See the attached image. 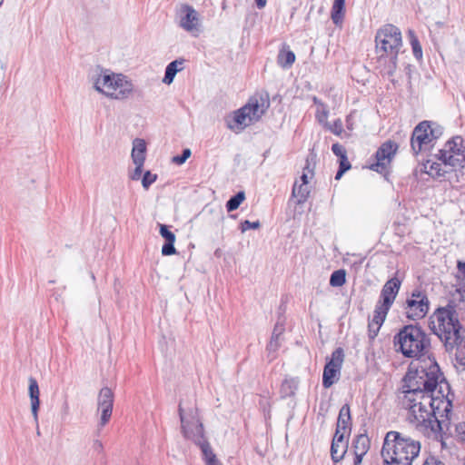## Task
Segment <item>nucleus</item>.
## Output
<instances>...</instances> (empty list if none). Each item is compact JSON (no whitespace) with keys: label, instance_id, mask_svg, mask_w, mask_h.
Wrapping results in <instances>:
<instances>
[{"label":"nucleus","instance_id":"f257e3e1","mask_svg":"<svg viewBox=\"0 0 465 465\" xmlns=\"http://www.w3.org/2000/svg\"><path fill=\"white\" fill-rule=\"evenodd\" d=\"M449 384L444 381L436 362L411 365L403 378L402 406H417L419 401L434 402L438 413H450L451 400L444 395Z\"/></svg>","mask_w":465,"mask_h":465},{"label":"nucleus","instance_id":"f03ea898","mask_svg":"<svg viewBox=\"0 0 465 465\" xmlns=\"http://www.w3.org/2000/svg\"><path fill=\"white\" fill-rule=\"evenodd\" d=\"M420 442L396 430L386 433L381 449L384 465H412L420 452Z\"/></svg>","mask_w":465,"mask_h":465},{"label":"nucleus","instance_id":"7ed1b4c3","mask_svg":"<svg viewBox=\"0 0 465 465\" xmlns=\"http://www.w3.org/2000/svg\"><path fill=\"white\" fill-rule=\"evenodd\" d=\"M401 46L402 35L397 26L387 24L378 29L375 35V52L381 66L389 72L393 71Z\"/></svg>","mask_w":465,"mask_h":465},{"label":"nucleus","instance_id":"20e7f679","mask_svg":"<svg viewBox=\"0 0 465 465\" xmlns=\"http://www.w3.org/2000/svg\"><path fill=\"white\" fill-rule=\"evenodd\" d=\"M410 418L416 426L427 436H437L440 432L448 430L450 425V413H438L434 402L419 401L417 406H405Z\"/></svg>","mask_w":465,"mask_h":465},{"label":"nucleus","instance_id":"39448f33","mask_svg":"<svg viewBox=\"0 0 465 465\" xmlns=\"http://www.w3.org/2000/svg\"><path fill=\"white\" fill-rule=\"evenodd\" d=\"M432 331L444 342L448 350H451L461 340L460 323L454 306L438 308L430 316Z\"/></svg>","mask_w":465,"mask_h":465},{"label":"nucleus","instance_id":"423d86ee","mask_svg":"<svg viewBox=\"0 0 465 465\" xmlns=\"http://www.w3.org/2000/svg\"><path fill=\"white\" fill-rule=\"evenodd\" d=\"M429 345L430 339L418 325H406L394 337L396 351L408 358L422 355Z\"/></svg>","mask_w":465,"mask_h":465},{"label":"nucleus","instance_id":"0eeeda50","mask_svg":"<svg viewBox=\"0 0 465 465\" xmlns=\"http://www.w3.org/2000/svg\"><path fill=\"white\" fill-rule=\"evenodd\" d=\"M269 103L262 97H251L246 104L234 111L226 118L228 128L239 133L258 122L268 109Z\"/></svg>","mask_w":465,"mask_h":465},{"label":"nucleus","instance_id":"6e6552de","mask_svg":"<svg viewBox=\"0 0 465 465\" xmlns=\"http://www.w3.org/2000/svg\"><path fill=\"white\" fill-rule=\"evenodd\" d=\"M442 134V129L440 125L423 121L420 123L413 130L411 138V147L414 154L430 151L434 145V142Z\"/></svg>","mask_w":465,"mask_h":465},{"label":"nucleus","instance_id":"1a4fd4ad","mask_svg":"<svg viewBox=\"0 0 465 465\" xmlns=\"http://www.w3.org/2000/svg\"><path fill=\"white\" fill-rule=\"evenodd\" d=\"M439 159L444 165L454 168L462 167L465 163L463 139L460 136H455L448 141L440 151Z\"/></svg>","mask_w":465,"mask_h":465},{"label":"nucleus","instance_id":"9d476101","mask_svg":"<svg viewBox=\"0 0 465 465\" xmlns=\"http://www.w3.org/2000/svg\"><path fill=\"white\" fill-rule=\"evenodd\" d=\"M179 414L184 437L194 442L195 445L199 447L202 455H203V423L199 420V419L194 420V418H192V420H188L183 414V410L181 404L179 405Z\"/></svg>","mask_w":465,"mask_h":465},{"label":"nucleus","instance_id":"9b49d317","mask_svg":"<svg viewBox=\"0 0 465 465\" xmlns=\"http://www.w3.org/2000/svg\"><path fill=\"white\" fill-rule=\"evenodd\" d=\"M343 358L344 353L341 348H337L332 352L331 360L323 370L322 385L324 388H330L338 381Z\"/></svg>","mask_w":465,"mask_h":465},{"label":"nucleus","instance_id":"f8f14e48","mask_svg":"<svg viewBox=\"0 0 465 465\" xmlns=\"http://www.w3.org/2000/svg\"><path fill=\"white\" fill-rule=\"evenodd\" d=\"M429 311V300L425 294L420 292H412L411 296L406 301L405 312L410 320H420L425 317Z\"/></svg>","mask_w":465,"mask_h":465},{"label":"nucleus","instance_id":"ddd939ff","mask_svg":"<svg viewBox=\"0 0 465 465\" xmlns=\"http://www.w3.org/2000/svg\"><path fill=\"white\" fill-rule=\"evenodd\" d=\"M397 149L398 145L394 142L387 141L382 143L376 153V163L371 165V169L378 173L386 172Z\"/></svg>","mask_w":465,"mask_h":465},{"label":"nucleus","instance_id":"4468645a","mask_svg":"<svg viewBox=\"0 0 465 465\" xmlns=\"http://www.w3.org/2000/svg\"><path fill=\"white\" fill-rule=\"evenodd\" d=\"M179 25L185 31L194 34L198 31L199 15L197 11L189 5H183L177 11Z\"/></svg>","mask_w":465,"mask_h":465},{"label":"nucleus","instance_id":"2eb2a0df","mask_svg":"<svg viewBox=\"0 0 465 465\" xmlns=\"http://www.w3.org/2000/svg\"><path fill=\"white\" fill-rule=\"evenodd\" d=\"M98 411L101 412L99 426L104 427L111 419L114 406V393L108 387L101 389L97 399Z\"/></svg>","mask_w":465,"mask_h":465},{"label":"nucleus","instance_id":"dca6fc26","mask_svg":"<svg viewBox=\"0 0 465 465\" xmlns=\"http://www.w3.org/2000/svg\"><path fill=\"white\" fill-rule=\"evenodd\" d=\"M112 80L113 84L111 87L115 89V91L109 93V98L115 100H124L132 94L134 91V85L126 76L121 74L112 73Z\"/></svg>","mask_w":465,"mask_h":465},{"label":"nucleus","instance_id":"f3484780","mask_svg":"<svg viewBox=\"0 0 465 465\" xmlns=\"http://www.w3.org/2000/svg\"><path fill=\"white\" fill-rule=\"evenodd\" d=\"M401 284V281L396 277L387 281L381 289L380 300L377 303L391 308L398 295Z\"/></svg>","mask_w":465,"mask_h":465},{"label":"nucleus","instance_id":"a211bd4d","mask_svg":"<svg viewBox=\"0 0 465 465\" xmlns=\"http://www.w3.org/2000/svg\"><path fill=\"white\" fill-rule=\"evenodd\" d=\"M91 80L94 89L107 97H109V93L115 91V89L111 87L113 84L112 73H109L106 70L100 69L95 71L92 74Z\"/></svg>","mask_w":465,"mask_h":465},{"label":"nucleus","instance_id":"6ab92c4d","mask_svg":"<svg viewBox=\"0 0 465 465\" xmlns=\"http://www.w3.org/2000/svg\"><path fill=\"white\" fill-rule=\"evenodd\" d=\"M389 310L390 308L382 306L379 303L376 304L373 316L368 324L371 338L377 336L382 323L386 319Z\"/></svg>","mask_w":465,"mask_h":465},{"label":"nucleus","instance_id":"aec40b11","mask_svg":"<svg viewBox=\"0 0 465 465\" xmlns=\"http://www.w3.org/2000/svg\"><path fill=\"white\" fill-rule=\"evenodd\" d=\"M345 435L335 431L331 446V455L334 462L340 461L347 451L348 443L345 440Z\"/></svg>","mask_w":465,"mask_h":465},{"label":"nucleus","instance_id":"412c9836","mask_svg":"<svg viewBox=\"0 0 465 465\" xmlns=\"http://www.w3.org/2000/svg\"><path fill=\"white\" fill-rule=\"evenodd\" d=\"M160 235L164 239L165 242L162 247V254L164 256L173 255L176 252L174 247L175 234L170 230V227L166 224H159Z\"/></svg>","mask_w":465,"mask_h":465},{"label":"nucleus","instance_id":"4be33fe9","mask_svg":"<svg viewBox=\"0 0 465 465\" xmlns=\"http://www.w3.org/2000/svg\"><path fill=\"white\" fill-rule=\"evenodd\" d=\"M29 397L31 401V411L32 415L34 417V420L35 424L38 426V411L40 407V400H39V386L37 383V381L30 377L29 378Z\"/></svg>","mask_w":465,"mask_h":465},{"label":"nucleus","instance_id":"5701e85b","mask_svg":"<svg viewBox=\"0 0 465 465\" xmlns=\"http://www.w3.org/2000/svg\"><path fill=\"white\" fill-rule=\"evenodd\" d=\"M370 449V440L367 435L361 434L353 440V450L355 455L354 465H361L363 456Z\"/></svg>","mask_w":465,"mask_h":465},{"label":"nucleus","instance_id":"b1692460","mask_svg":"<svg viewBox=\"0 0 465 465\" xmlns=\"http://www.w3.org/2000/svg\"><path fill=\"white\" fill-rule=\"evenodd\" d=\"M185 59L178 58L169 63L165 68L164 76L163 83L165 84H171L178 72L183 69Z\"/></svg>","mask_w":465,"mask_h":465},{"label":"nucleus","instance_id":"393cba45","mask_svg":"<svg viewBox=\"0 0 465 465\" xmlns=\"http://www.w3.org/2000/svg\"><path fill=\"white\" fill-rule=\"evenodd\" d=\"M351 430V413L350 407L343 405L339 412L336 431L341 434H348Z\"/></svg>","mask_w":465,"mask_h":465},{"label":"nucleus","instance_id":"a878e982","mask_svg":"<svg viewBox=\"0 0 465 465\" xmlns=\"http://www.w3.org/2000/svg\"><path fill=\"white\" fill-rule=\"evenodd\" d=\"M146 143L144 140L136 138L133 143L132 160L134 163H144Z\"/></svg>","mask_w":465,"mask_h":465},{"label":"nucleus","instance_id":"bb28decb","mask_svg":"<svg viewBox=\"0 0 465 465\" xmlns=\"http://www.w3.org/2000/svg\"><path fill=\"white\" fill-rule=\"evenodd\" d=\"M344 5H345V0H334L332 7H331V17L332 22L339 25L341 24L344 16Z\"/></svg>","mask_w":465,"mask_h":465},{"label":"nucleus","instance_id":"cd10ccee","mask_svg":"<svg viewBox=\"0 0 465 465\" xmlns=\"http://www.w3.org/2000/svg\"><path fill=\"white\" fill-rule=\"evenodd\" d=\"M313 103L316 106V110H315V117L317 119V121L321 124H324L328 119V116H329V108H328V105L325 104L324 103H322L321 100H319L317 97H313Z\"/></svg>","mask_w":465,"mask_h":465},{"label":"nucleus","instance_id":"c85d7f7f","mask_svg":"<svg viewBox=\"0 0 465 465\" xmlns=\"http://www.w3.org/2000/svg\"><path fill=\"white\" fill-rule=\"evenodd\" d=\"M310 193V186L306 183H300L296 181L292 188V195L297 199L298 203H302L306 201Z\"/></svg>","mask_w":465,"mask_h":465},{"label":"nucleus","instance_id":"c756f323","mask_svg":"<svg viewBox=\"0 0 465 465\" xmlns=\"http://www.w3.org/2000/svg\"><path fill=\"white\" fill-rule=\"evenodd\" d=\"M295 54L292 51L282 49L278 54L277 63L282 68H289L295 62Z\"/></svg>","mask_w":465,"mask_h":465},{"label":"nucleus","instance_id":"7c9ffc66","mask_svg":"<svg viewBox=\"0 0 465 465\" xmlns=\"http://www.w3.org/2000/svg\"><path fill=\"white\" fill-rule=\"evenodd\" d=\"M424 168L426 173L432 177H440L443 176L446 170H444L440 163H434L428 161L427 163L424 164Z\"/></svg>","mask_w":465,"mask_h":465},{"label":"nucleus","instance_id":"2f4dec72","mask_svg":"<svg viewBox=\"0 0 465 465\" xmlns=\"http://www.w3.org/2000/svg\"><path fill=\"white\" fill-rule=\"evenodd\" d=\"M323 126L337 136H342L343 134L349 136V134L344 132L343 124L340 118L336 119L332 124L326 122Z\"/></svg>","mask_w":465,"mask_h":465},{"label":"nucleus","instance_id":"473e14b6","mask_svg":"<svg viewBox=\"0 0 465 465\" xmlns=\"http://www.w3.org/2000/svg\"><path fill=\"white\" fill-rule=\"evenodd\" d=\"M346 282V273L344 270L333 272L330 278V284L333 287H341Z\"/></svg>","mask_w":465,"mask_h":465},{"label":"nucleus","instance_id":"72a5a7b5","mask_svg":"<svg viewBox=\"0 0 465 465\" xmlns=\"http://www.w3.org/2000/svg\"><path fill=\"white\" fill-rule=\"evenodd\" d=\"M245 199L244 192H239L237 194L232 196L226 203L228 212L236 210Z\"/></svg>","mask_w":465,"mask_h":465},{"label":"nucleus","instance_id":"f704fd0d","mask_svg":"<svg viewBox=\"0 0 465 465\" xmlns=\"http://www.w3.org/2000/svg\"><path fill=\"white\" fill-rule=\"evenodd\" d=\"M205 465H224L208 444L205 443Z\"/></svg>","mask_w":465,"mask_h":465},{"label":"nucleus","instance_id":"c9c22d12","mask_svg":"<svg viewBox=\"0 0 465 465\" xmlns=\"http://www.w3.org/2000/svg\"><path fill=\"white\" fill-rule=\"evenodd\" d=\"M90 451L93 455H95L97 458L103 459L104 456V445L102 441L98 439L93 440L90 447Z\"/></svg>","mask_w":465,"mask_h":465},{"label":"nucleus","instance_id":"e433bc0d","mask_svg":"<svg viewBox=\"0 0 465 465\" xmlns=\"http://www.w3.org/2000/svg\"><path fill=\"white\" fill-rule=\"evenodd\" d=\"M192 152L189 148H184L181 154L172 157V163L176 165L183 164L186 160L191 156Z\"/></svg>","mask_w":465,"mask_h":465},{"label":"nucleus","instance_id":"4c0bfd02","mask_svg":"<svg viewBox=\"0 0 465 465\" xmlns=\"http://www.w3.org/2000/svg\"><path fill=\"white\" fill-rule=\"evenodd\" d=\"M157 174L152 173L150 171H146L142 178V185L145 190H148L149 187L156 181Z\"/></svg>","mask_w":465,"mask_h":465},{"label":"nucleus","instance_id":"58836bf2","mask_svg":"<svg viewBox=\"0 0 465 465\" xmlns=\"http://www.w3.org/2000/svg\"><path fill=\"white\" fill-rule=\"evenodd\" d=\"M340 169L336 173L335 179L339 180L342 174L351 168V163L348 161L347 155L340 158Z\"/></svg>","mask_w":465,"mask_h":465},{"label":"nucleus","instance_id":"ea45409f","mask_svg":"<svg viewBox=\"0 0 465 465\" xmlns=\"http://www.w3.org/2000/svg\"><path fill=\"white\" fill-rule=\"evenodd\" d=\"M260 226H261V223L259 221L250 222V221L246 220L241 223V231H242V232H244L250 229H259Z\"/></svg>","mask_w":465,"mask_h":465},{"label":"nucleus","instance_id":"a19ab883","mask_svg":"<svg viewBox=\"0 0 465 465\" xmlns=\"http://www.w3.org/2000/svg\"><path fill=\"white\" fill-rule=\"evenodd\" d=\"M313 176V172L312 169L309 168V165L307 164L304 169L303 173L300 178V181L302 183L309 184V179H312Z\"/></svg>","mask_w":465,"mask_h":465},{"label":"nucleus","instance_id":"79ce46f5","mask_svg":"<svg viewBox=\"0 0 465 465\" xmlns=\"http://www.w3.org/2000/svg\"><path fill=\"white\" fill-rule=\"evenodd\" d=\"M134 163L135 164V169L130 174V178L134 181H137L141 178L144 163Z\"/></svg>","mask_w":465,"mask_h":465},{"label":"nucleus","instance_id":"37998d69","mask_svg":"<svg viewBox=\"0 0 465 465\" xmlns=\"http://www.w3.org/2000/svg\"><path fill=\"white\" fill-rule=\"evenodd\" d=\"M455 431L457 438L460 441L465 442V422L458 423L456 425Z\"/></svg>","mask_w":465,"mask_h":465},{"label":"nucleus","instance_id":"c03bdc74","mask_svg":"<svg viewBox=\"0 0 465 465\" xmlns=\"http://www.w3.org/2000/svg\"><path fill=\"white\" fill-rule=\"evenodd\" d=\"M331 151L339 158H341L346 155L345 148L340 143H333L331 146Z\"/></svg>","mask_w":465,"mask_h":465},{"label":"nucleus","instance_id":"a18cd8bd","mask_svg":"<svg viewBox=\"0 0 465 465\" xmlns=\"http://www.w3.org/2000/svg\"><path fill=\"white\" fill-rule=\"evenodd\" d=\"M278 339L279 338H275V331L272 332V338H271V341L267 346L268 350L269 351H275L278 347H279V342H278Z\"/></svg>","mask_w":465,"mask_h":465},{"label":"nucleus","instance_id":"49530a36","mask_svg":"<svg viewBox=\"0 0 465 465\" xmlns=\"http://www.w3.org/2000/svg\"><path fill=\"white\" fill-rule=\"evenodd\" d=\"M346 127L349 131H352L354 129L353 113H351L349 115H347Z\"/></svg>","mask_w":465,"mask_h":465},{"label":"nucleus","instance_id":"de8ad7c7","mask_svg":"<svg viewBox=\"0 0 465 465\" xmlns=\"http://www.w3.org/2000/svg\"><path fill=\"white\" fill-rule=\"evenodd\" d=\"M422 465H441V462L435 457L430 456L424 460Z\"/></svg>","mask_w":465,"mask_h":465},{"label":"nucleus","instance_id":"09e8293b","mask_svg":"<svg viewBox=\"0 0 465 465\" xmlns=\"http://www.w3.org/2000/svg\"><path fill=\"white\" fill-rule=\"evenodd\" d=\"M412 46L415 56H421V48L419 46L417 40L412 42Z\"/></svg>","mask_w":465,"mask_h":465},{"label":"nucleus","instance_id":"8fccbe9b","mask_svg":"<svg viewBox=\"0 0 465 465\" xmlns=\"http://www.w3.org/2000/svg\"><path fill=\"white\" fill-rule=\"evenodd\" d=\"M258 8H263L266 5L267 0H255Z\"/></svg>","mask_w":465,"mask_h":465},{"label":"nucleus","instance_id":"3c124183","mask_svg":"<svg viewBox=\"0 0 465 465\" xmlns=\"http://www.w3.org/2000/svg\"><path fill=\"white\" fill-rule=\"evenodd\" d=\"M458 269L465 277V262H458Z\"/></svg>","mask_w":465,"mask_h":465},{"label":"nucleus","instance_id":"603ef678","mask_svg":"<svg viewBox=\"0 0 465 465\" xmlns=\"http://www.w3.org/2000/svg\"><path fill=\"white\" fill-rule=\"evenodd\" d=\"M275 331V338H279L280 334L282 333V328H280L279 326H275L273 331Z\"/></svg>","mask_w":465,"mask_h":465},{"label":"nucleus","instance_id":"864d4df0","mask_svg":"<svg viewBox=\"0 0 465 465\" xmlns=\"http://www.w3.org/2000/svg\"><path fill=\"white\" fill-rule=\"evenodd\" d=\"M460 363H461V364H463V365H465V359H462V360L460 361Z\"/></svg>","mask_w":465,"mask_h":465}]
</instances>
